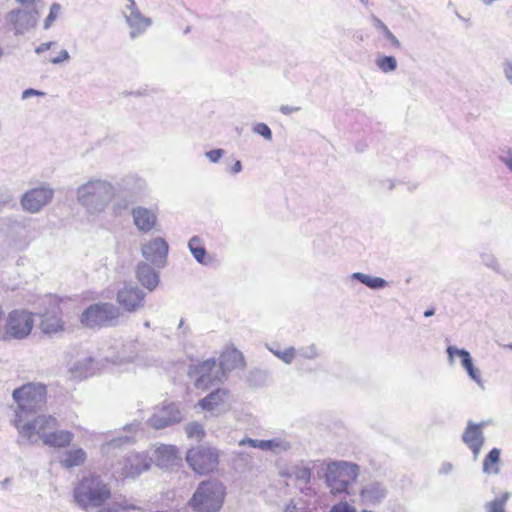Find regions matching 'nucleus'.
Listing matches in <instances>:
<instances>
[{"label": "nucleus", "mask_w": 512, "mask_h": 512, "mask_svg": "<svg viewBox=\"0 0 512 512\" xmlns=\"http://www.w3.org/2000/svg\"><path fill=\"white\" fill-rule=\"evenodd\" d=\"M73 438L74 435L72 432L56 428L52 432H49V435H46L43 444L55 448H64L70 445Z\"/></svg>", "instance_id": "cd10ccee"}, {"label": "nucleus", "mask_w": 512, "mask_h": 512, "mask_svg": "<svg viewBox=\"0 0 512 512\" xmlns=\"http://www.w3.org/2000/svg\"><path fill=\"white\" fill-rule=\"evenodd\" d=\"M96 367L94 365V359L92 357H85L73 363L69 372L76 379H85L92 376L95 373Z\"/></svg>", "instance_id": "bb28decb"}, {"label": "nucleus", "mask_w": 512, "mask_h": 512, "mask_svg": "<svg viewBox=\"0 0 512 512\" xmlns=\"http://www.w3.org/2000/svg\"><path fill=\"white\" fill-rule=\"evenodd\" d=\"M181 419L179 407L175 403H170L157 408L148 422L155 429H163L180 422Z\"/></svg>", "instance_id": "dca6fc26"}, {"label": "nucleus", "mask_w": 512, "mask_h": 512, "mask_svg": "<svg viewBox=\"0 0 512 512\" xmlns=\"http://www.w3.org/2000/svg\"><path fill=\"white\" fill-rule=\"evenodd\" d=\"M284 512H307V510L304 506L299 507L295 503L290 502L284 508Z\"/></svg>", "instance_id": "052dcab7"}, {"label": "nucleus", "mask_w": 512, "mask_h": 512, "mask_svg": "<svg viewBox=\"0 0 512 512\" xmlns=\"http://www.w3.org/2000/svg\"><path fill=\"white\" fill-rule=\"evenodd\" d=\"M121 317L120 308L109 302L91 304L81 314L80 322L87 328L115 327Z\"/></svg>", "instance_id": "423d86ee"}, {"label": "nucleus", "mask_w": 512, "mask_h": 512, "mask_svg": "<svg viewBox=\"0 0 512 512\" xmlns=\"http://www.w3.org/2000/svg\"><path fill=\"white\" fill-rule=\"evenodd\" d=\"M113 200V213L118 216L121 215L123 211L127 210L133 203H135L138 200V197L132 196L128 193H123L118 197L115 196Z\"/></svg>", "instance_id": "e433bc0d"}, {"label": "nucleus", "mask_w": 512, "mask_h": 512, "mask_svg": "<svg viewBox=\"0 0 512 512\" xmlns=\"http://www.w3.org/2000/svg\"><path fill=\"white\" fill-rule=\"evenodd\" d=\"M140 508L133 503L130 500H122L121 502H113L111 504H108L107 506H104L97 511V512H128V511H139Z\"/></svg>", "instance_id": "4c0bfd02"}, {"label": "nucleus", "mask_w": 512, "mask_h": 512, "mask_svg": "<svg viewBox=\"0 0 512 512\" xmlns=\"http://www.w3.org/2000/svg\"><path fill=\"white\" fill-rule=\"evenodd\" d=\"M252 131L260 136H262L265 140H272V131L270 127L265 123H257L253 126Z\"/></svg>", "instance_id": "de8ad7c7"}, {"label": "nucleus", "mask_w": 512, "mask_h": 512, "mask_svg": "<svg viewBox=\"0 0 512 512\" xmlns=\"http://www.w3.org/2000/svg\"><path fill=\"white\" fill-rule=\"evenodd\" d=\"M371 21L375 29L378 30L388 40L392 48L401 49L402 46L400 41L381 19L375 15H372Z\"/></svg>", "instance_id": "473e14b6"}, {"label": "nucleus", "mask_w": 512, "mask_h": 512, "mask_svg": "<svg viewBox=\"0 0 512 512\" xmlns=\"http://www.w3.org/2000/svg\"><path fill=\"white\" fill-rule=\"evenodd\" d=\"M151 466V459L141 453H129L125 456L121 468V476L134 478L147 471Z\"/></svg>", "instance_id": "6ab92c4d"}, {"label": "nucleus", "mask_w": 512, "mask_h": 512, "mask_svg": "<svg viewBox=\"0 0 512 512\" xmlns=\"http://www.w3.org/2000/svg\"><path fill=\"white\" fill-rule=\"evenodd\" d=\"M226 395V390L216 389L201 399L199 404L203 409L213 410L216 406L224 402Z\"/></svg>", "instance_id": "f704fd0d"}, {"label": "nucleus", "mask_w": 512, "mask_h": 512, "mask_svg": "<svg viewBox=\"0 0 512 512\" xmlns=\"http://www.w3.org/2000/svg\"><path fill=\"white\" fill-rule=\"evenodd\" d=\"M150 459L154 460L158 467L168 469L176 465L181 458L175 446L163 444L155 449L153 457Z\"/></svg>", "instance_id": "4be33fe9"}, {"label": "nucleus", "mask_w": 512, "mask_h": 512, "mask_svg": "<svg viewBox=\"0 0 512 512\" xmlns=\"http://www.w3.org/2000/svg\"><path fill=\"white\" fill-rule=\"evenodd\" d=\"M360 467L352 462L332 461L326 465L325 484L333 495L348 493L359 476Z\"/></svg>", "instance_id": "39448f33"}, {"label": "nucleus", "mask_w": 512, "mask_h": 512, "mask_svg": "<svg viewBox=\"0 0 512 512\" xmlns=\"http://www.w3.org/2000/svg\"><path fill=\"white\" fill-rule=\"evenodd\" d=\"M168 243L161 237H156L142 246V256L157 268H163L168 255Z\"/></svg>", "instance_id": "2eb2a0df"}, {"label": "nucleus", "mask_w": 512, "mask_h": 512, "mask_svg": "<svg viewBox=\"0 0 512 512\" xmlns=\"http://www.w3.org/2000/svg\"><path fill=\"white\" fill-rule=\"evenodd\" d=\"M43 95H45V93L42 91H39V90H36L33 88H28L22 92V99L25 100L32 96H43Z\"/></svg>", "instance_id": "6e6d98bb"}, {"label": "nucleus", "mask_w": 512, "mask_h": 512, "mask_svg": "<svg viewBox=\"0 0 512 512\" xmlns=\"http://www.w3.org/2000/svg\"><path fill=\"white\" fill-rule=\"evenodd\" d=\"M376 65L383 73H390L397 69L398 62L394 56L382 55L377 57Z\"/></svg>", "instance_id": "79ce46f5"}, {"label": "nucleus", "mask_w": 512, "mask_h": 512, "mask_svg": "<svg viewBox=\"0 0 512 512\" xmlns=\"http://www.w3.org/2000/svg\"><path fill=\"white\" fill-rule=\"evenodd\" d=\"M485 426V422L474 423L472 420H469L462 434V441L471 450L474 459L478 458L485 442L483 433Z\"/></svg>", "instance_id": "f3484780"}, {"label": "nucleus", "mask_w": 512, "mask_h": 512, "mask_svg": "<svg viewBox=\"0 0 512 512\" xmlns=\"http://www.w3.org/2000/svg\"><path fill=\"white\" fill-rule=\"evenodd\" d=\"M219 366L214 358L207 359L201 363L191 365L189 367L188 375L195 378L194 385L197 389H208L213 385H217L224 380V377L218 375Z\"/></svg>", "instance_id": "9d476101"}, {"label": "nucleus", "mask_w": 512, "mask_h": 512, "mask_svg": "<svg viewBox=\"0 0 512 512\" xmlns=\"http://www.w3.org/2000/svg\"><path fill=\"white\" fill-rule=\"evenodd\" d=\"M448 354L449 363L452 365L454 362V357L458 356L461 359V365L466 370L468 376L471 380H473L478 386L483 388V380L481 378V374L479 369H477L473 364V359L471 354L466 349H460L455 346H448L446 350Z\"/></svg>", "instance_id": "a211bd4d"}, {"label": "nucleus", "mask_w": 512, "mask_h": 512, "mask_svg": "<svg viewBox=\"0 0 512 512\" xmlns=\"http://www.w3.org/2000/svg\"><path fill=\"white\" fill-rule=\"evenodd\" d=\"M119 186L122 193H128L132 196L139 197L146 188V182L136 174H129L121 179Z\"/></svg>", "instance_id": "a878e982"}, {"label": "nucleus", "mask_w": 512, "mask_h": 512, "mask_svg": "<svg viewBox=\"0 0 512 512\" xmlns=\"http://www.w3.org/2000/svg\"><path fill=\"white\" fill-rule=\"evenodd\" d=\"M296 355L303 359L315 360L320 356V351L316 344L302 346L296 350Z\"/></svg>", "instance_id": "37998d69"}, {"label": "nucleus", "mask_w": 512, "mask_h": 512, "mask_svg": "<svg viewBox=\"0 0 512 512\" xmlns=\"http://www.w3.org/2000/svg\"><path fill=\"white\" fill-rule=\"evenodd\" d=\"M41 330L44 334H54L63 329V322L57 315H43L41 323Z\"/></svg>", "instance_id": "72a5a7b5"}, {"label": "nucleus", "mask_w": 512, "mask_h": 512, "mask_svg": "<svg viewBox=\"0 0 512 512\" xmlns=\"http://www.w3.org/2000/svg\"><path fill=\"white\" fill-rule=\"evenodd\" d=\"M452 468H453V466L451 463H449V462L443 463L439 469V473L446 475L452 471Z\"/></svg>", "instance_id": "69168bd1"}, {"label": "nucleus", "mask_w": 512, "mask_h": 512, "mask_svg": "<svg viewBox=\"0 0 512 512\" xmlns=\"http://www.w3.org/2000/svg\"><path fill=\"white\" fill-rule=\"evenodd\" d=\"M481 261L486 267L492 269L495 272H500V265L498 263L497 258L493 254L488 252L482 253Z\"/></svg>", "instance_id": "49530a36"}, {"label": "nucleus", "mask_w": 512, "mask_h": 512, "mask_svg": "<svg viewBox=\"0 0 512 512\" xmlns=\"http://www.w3.org/2000/svg\"><path fill=\"white\" fill-rule=\"evenodd\" d=\"M34 325L33 316L25 310H13L6 318L7 340L24 339L32 331Z\"/></svg>", "instance_id": "f8f14e48"}, {"label": "nucleus", "mask_w": 512, "mask_h": 512, "mask_svg": "<svg viewBox=\"0 0 512 512\" xmlns=\"http://www.w3.org/2000/svg\"><path fill=\"white\" fill-rule=\"evenodd\" d=\"M55 189L48 183H41L39 186L26 191L20 200L24 211L29 213H38L47 206L53 199Z\"/></svg>", "instance_id": "9b49d317"}, {"label": "nucleus", "mask_w": 512, "mask_h": 512, "mask_svg": "<svg viewBox=\"0 0 512 512\" xmlns=\"http://www.w3.org/2000/svg\"><path fill=\"white\" fill-rule=\"evenodd\" d=\"M266 348L273 353L277 358L282 360L285 364H291L296 357V349L292 346L287 347L284 350L279 349V344L269 345L266 344Z\"/></svg>", "instance_id": "ea45409f"}, {"label": "nucleus", "mask_w": 512, "mask_h": 512, "mask_svg": "<svg viewBox=\"0 0 512 512\" xmlns=\"http://www.w3.org/2000/svg\"><path fill=\"white\" fill-rule=\"evenodd\" d=\"M17 3H19L22 7L25 8H33L37 7V4L40 3L42 0H15Z\"/></svg>", "instance_id": "680f3d73"}, {"label": "nucleus", "mask_w": 512, "mask_h": 512, "mask_svg": "<svg viewBox=\"0 0 512 512\" xmlns=\"http://www.w3.org/2000/svg\"><path fill=\"white\" fill-rule=\"evenodd\" d=\"M500 454L499 448H493L483 460V473L487 475H498L500 473Z\"/></svg>", "instance_id": "c756f323"}, {"label": "nucleus", "mask_w": 512, "mask_h": 512, "mask_svg": "<svg viewBox=\"0 0 512 512\" xmlns=\"http://www.w3.org/2000/svg\"><path fill=\"white\" fill-rule=\"evenodd\" d=\"M185 432L188 438L196 440H201L205 434L202 425L197 422H192L186 425Z\"/></svg>", "instance_id": "a18cd8bd"}, {"label": "nucleus", "mask_w": 512, "mask_h": 512, "mask_svg": "<svg viewBox=\"0 0 512 512\" xmlns=\"http://www.w3.org/2000/svg\"><path fill=\"white\" fill-rule=\"evenodd\" d=\"M300 107L298 106H289V105H281L279 111L284 115H291L292 113L298 112Z\"/></svg>", "instance_id": "13d9d810"}, {"label": "nucleus", "mask_w": 512, "mask_h": 512, "mask_svg": "<svg viewBox=\"0 0 512 512\" xmlns=\"http://www.w3.org/2000/svg\"><path fill=\"white\" fill-rule=\"evenodd\" d=\"M382 185H383L385 188H387L388 190H392V189H394V187H395V183H394V181H393V180H391V179H387V180L383 181V182H382Z\"/></svg>", "instance_id": "774afa93"}, {"label": "nucleus", "mask_w": 512, "mask_h": 512, "mask_svg": "<svg viewBox=\"0 0 512 512\" xmlns=\"http://www.w3.org/2000/svg\"><path fill=\"white\" fill-rule=\"evenodd\" d=\"M40 12L37 7L12 9L5 15V23L14 35H24L36 27Z\"/></svg>", "instance_id": "6e6552de"}, {"label": "nucleus", "mask_w": 512, "mask_h": 512, "mask_svg": "<svg viewBox=\"0 0 512 512\" xmlns=\"http://www.w3.org/2000/svg\"><path fill=\"white\" fill-rule=\"evenodd\" d=\"M61 10V6L58 3H53L50 7V12L48 16L46 17L44 21V29H48L52 23L56 20L58 17V14Z\"/></svg>", "instance_id": "09e8293b"}, {"label": "nucleus", "mask_w": 512, "mask_h": 512, "mask_svg": "<svg viewBox=\"0 0 512 512\" xmlns=\"http://www.w3.org/2000/svg\"><path fill=\"white\" fill-rule=\"evenodd\" d=\"M77 203L90 215L103 213L116 196L114 184L106 179L91 178L77 187Z\"/></svg>", "instance_id": "f257e3e1"}, {"label": "nucleus", "mask_w": 512, "mask_h": 512, "mask_svg": "<svg viewBox=\"0 0 512 512\" xmlns=\"http://www.w3.org/2000/svg\"><path fill=\"white\" fill-rule=\"evenodd\" d=\"M123 16L130 28L129 37L131 39L141 36L152 25V19L141 13L135 0H126Z\"/></svg>", "instance_id": "ddd939ff"}, {"label": "nucleus", "mask_w": 512, "mask_h": 512, "mask_svg": "<svg viewBox=\"0 0 512 512\" xmlns=\"http://www.w3.org/2000/svg\"><path fill=\"white\" fill-rule=\"evenodd\" d=\"M351 278L353 280L359 281L360 283L373 290H381L388 285V282L384 278L371 276L362 272L353 273Z\"/></svg>", "instance_id": "7c9ffc66"}, {"label": "nucleus", "mask_w": 512, "mask_h": 512, "mask_svg": "<svg viewBox=\"0 0 512 512\" xmlns=\"http://www.w3.org/2000/svg\"><path fill=\"white\" fill-rule=\"evenodd\" d=\"M87 455L82 448L67 450L63 453L60 463L63 467L70 469L82 465Z\"/></svg>", "instance_id": "c85d7f7f"}, {"label": "nucleus", "mask_w": 512, "mask_h": 512, "mask_svg": "<svg viewBox=\"0 0 512 512\" xmlns=\"http://www.w3.org/2000/svg\"><path fill=\"white\" fill-rule=\"evenodd\" d=\"M226 495L225 486L218 480L202 481L188 504L195 512H218Z\"/></svg>", "instance_id": "20e7f679"}, {"label": "nucleus", "mask_w": 512, "mask_h": 512, "mask_svg": "<svg viewBox=\"0 0 512 512\" xmlns=\"http://www.w3.org/2000/svg\"><path fill=\"white\" fill-rule=\"evenodd\" d=\"M258 443H259L258 439H251V438H244L239 441L240 446L248 444L250 447H253V448H258Z\"/></svg>", "instance_id": "0e129e2a"}, {"label": "nucleus", "mask_w": 512, "mask_h": 512, "mask_svg": "<svg viewBox=\"0 0 512 512\" xmlns=\"http://www.w3.org/2000/svg\"><path fill=\"white\" fill-rule=\"evenodd\" d=\"M502 70L506 81L512 86V61L503 62Z\"/></svg>", "instance_id": "603ef678"}, {"label": "nucleus", "mask_w": 512, "mask_h": 512, "mask_svg": "<svg viewBox=\"0 0 512 512\" xmlns=\"http://www.w3.org/2000/svg\"><path fill=\"white\" fill-rule=\"evenodd\" d=\"M329 512H357L356 508L352 505H350L346 501H340L336 504H334Z\"/></svg>", "instance_id": "8fccbe9b"}, {"label": "nucleus", "mask_w": 512, "mask_h": 512, "mask_svg": "<svg viewBox=\"0 0 512 512\" xmlns=\"http://www.w3.org/2000/svg\"><path fill=\"white\" fill-rule=\"evenodd\" d=\"M500 160L509 168L510 171H512V150L504 152L500 156Z\"/></svg>", "instance_id": "5fc2aeb1"}, {"label": "nucleus", "mask_w": 512, "mask_h": 512, "mask_svg": "<svg viewBox=\"0 0 512 512\" xmlns=\"http://www.w3.org/2000/svg\"><path fill=\"white\" fill-rule=\"evenodd\" d=\"M178 330L181 331L183 336H186L189 332V328L184 325V319H181L178 325Z\"/></svg>", "instance_id": "338daca9"}, {"label": "nucleus", "mask_w": 512, "mask_h": 512, "mask_svg": "<svg viewBox=\"0 0 512 512\" xmlns=\"http://www.w3.org/2000/svg\"><path fill=\"white\" fill-rule=\"evenodd\" d=\"M188 248L198 263L202 265L207 264V251L200 237L193 236L188 242Z\"/></svg>", "instance_id": "2f4dec72"}, {"label": "nucleus", "mask_w": 512, "mask_h": 512, "mask_svg": "<svg viewBox=\"0 0 512 512\" xmlns=\"http://www.w3.org/2000/svg\"><path fill=\"white\" fill-rule=\"evenodd\" d=\"M124 431L129 432L130 435H123L116 438L111 439L102 445V451L104 453H109L112 449L117 447H121L122 445L132 443L134 441V434L139 429V423L133 422L131 424H127L124 426Z\"/></svg>", "instance_id": "393cba45"}, {"label": "nucleus", "mask_w": 512, "mask_h": 512, "mask_svg": "<svg viewBox=\"0 0 512 512\" xmlns=\"http://www.w3.org/2000/svg\"><path fill=\"white\" fill-rule=\"evenodd\" d=\"M225 153L224 149L216 148L205 152V156L211 163H218Z\"/></svg>", "instance_id": "3c124183"}, {"label": "nucleus", "mask_w": 512, "mask_h": 512, "mask_svg": "<svg viewBox=\"0 0 512 512\" xmlns=\"http://www.w3.org/2000/svg\"><path fill=\"white\" fill-rule=\"evenodd\" d=\"M290 448V443L281 439L274 438L269 440H259L258 449L263 451H272L274 453H280Z\"/></svg>", "instance_id": "c9c22d12"}, {"label": "nucleus", "mask_w": 512, "mask_h": 512, "mask_svg": "<svg viewBox=\"0 0 512 512\" xmlns=\"http://www.w3.org/2000/svg\"><path fill=\"white\" fill-rule=\"evenodd\" d=\"M46 387L42 384L27 383L13 391L12 397L17 404L13 424H22L38 415L46 404Z\"/></svg>", "instance_id": "7ed1b4c3"}, {"label": "nucleus", "mask_w": 512, "mask_h": 512, "mask_svg": "<svg viewBox=\"0 0 512 512\" xmlns=\"http://www.w3.org/2000/svg\"><path fill=\"white\" fill-rule=\"evenodd\" d=\"M243 170V166L240 160H235L234 163L227 167V172H229L232 175H236L240 173Z\"/></svg>", "instance_id": "4d7b16f0"}, {"label": "nucleus", "mask_w": 512, "mask_h": 512, "mask_svg": "<svg viewBox=\"0 0 512 512\" xmlns=\"http://www.w3.org/2000/svg\"><path fill=\"white\" fill-rule=\"evenodd\" d=\"M387 495V489L383 483L378 481L370 482L363 486L360 491L361 500L367 504H378Z\"/></svg>", "instance_id": "5701e85b"}, {"label": "nucleus", "mask_w": 512, "mask_h": 512, "mask_svg": "<svg viewBox=\"0 0 512 512\" xmlns=\"http://www.w3.org/2000/svg\"><path fill=\"white\" fill-rule=\"evenodd\" d=\"M133 224L142 233H149L157 225L158 216L155 210L137 206L131 212Z\"/></svg>", "instance_id": "aec40b11"}, {"label": "nucleus", "mask_w": 512, "mask_h": 512, "mask_svg": "<svg viewBox=\"0 0 512 512\" xmlns=\"http://www.w3.org/2000/svg\"><path fill=\"white\" fill-rule=\"evenodd\" d=\"M119 305L127 312H136L144 306L145 293L135 285H124L116 295Z\"/></svg>", "instance_id": "4468645a"}, {"label": "nucleus", "mask_w": 512, "mask_h": 512, "mask_svg": "<svg viewBox=\"0 0 512 512\" xmlns=\"http://www.w3.org/2000/svg\"><path fill=\"white\" fill-rule=\"evenodd\" d=\"M511 497L510 492H504L496 496L493 500L485 503L486 512H507L506 504Z\"/></svg>", "instance_id": "a19ab883"}, {"label": "nucleus", "mask_w": 512, "mask_h": 512, "mask_svg": "<svg viewBox=\"0 0 512 512\" xmlns=\"http://www.w3.org/2000/svg\"><path fill=\"white\" fill-rule=\"evenodd\" d=\"M136 277L141 285L149 291L155 290L159 284L158 272L146 262H140L137 265Z\"/></svg>", "instance_id": "b1692460"}, {"label": "nucleus", "mask_w": 512, "mask_h": 512, "mask_svg": "<svg viewBox=\"0 0 512 512\" xmlns=\"http://www.w3.org/2000/svg\"><path fill=\"white\" fill-rule=\"evenodd\" d=\"M7 340L6 324L3 325V310L0 306V341Z\"/></svg>", "instance_id": "bf43d9fd"}, {"label": "nucleus", "mask_w": 512, "mask_h": 512, "mask_svg": "<svg viewBox=\"0 0 512 512\" xmlns=\"http://www.w3.org/2000/svg\"><path fill=\"white\" fill-rule=\"evenodd\" d=\"M70 59V54L67 50L63 49L60 51L59 55L57 57H54L50 59V62L53 64H60L64 61H67Z\"/></svg>", "instance_id": "864d4df0"}, {"label": "nucleus", "mask_w": 512, "mask_h": 512, "mask_svg": "<svg viewBox=\"0 0 512 512\" xmlns=\"http://www.w3.org/2000/svg\"><path fill=\"white\" fill-rule=\"evenodd\" d=\"M292 475L297 481L308 484L311 480V469L307 466L297 465L293 468Z\"/></svg>", "instance_id": "c03bdc74"}, {"label": "nucleus", "mask_w": 512, "mask_h": 512, "mask_svg": "<svg viewBox=\"0 0 512 512\" xmlns=\"http://www.w3.org/2000/svg\"><path fill=\"white\" fill-rule=\"evenodd\" d=\"M244 365L245 361L243 354L236 348H227L220 355L218 364L220 370L218 371V375L215 377H224L225 379L229 372L238 367H243Z\"/></svg>", "instance_id": "412c9836"}, {"label": "nucleus", "mask_w": 512, "mask_h": 512, "mask_svg": "<svg viewBox=\"0 0 512 512\" xmlns=\"http://www.w3.org/2000/svg\"><path fill=\"white\" fill-rule=\"evenodd\" d=\"M59 427L58 420L52 415L38 414L28 421L17 424V431L19 435L30 444H35L38 439L42 442L45 440L46 435Z\"/></svg>", "instance_id": "0eeeda50"}, {"label": "nucleus", "mask_w": 512, "mask_h": 512, "mask_svg": "<svg viewBox=\"0 0 512 512\" xmlns=\"http://www.w3.org/2000/svg\"><path fill=\"white\" fill-rule=\"evenodd\" d=\"M54 44H55V42H52V41L42 43V44H40L39 46L36 47L35 52L37 54H41V53L49 50Z\"/></svg>", "instance_id": "e2e57ef3"}, {"label": "nucleus", "mask_w": 512, "mask_h": 512, "mask_svg": "<svg viewBox=\"0 0 512 512\" xmlns=\"http://www.w3.org/2000/svg\"><path fill=\"white\" fill-rule=\"evenodd\" d=\"M74 501L86 511L100 508L111 498V487L97 474L83 476L73 489Z\"/></svg>", "instance_id": "f03ea898"}, {"label": "nucleus", "mask_w": 512, "mask_h": 512, "mask_svg": "<svg viewBox=\"0 0 512 512\" xmlns=\"http://www.w3.org/2000/svg\"><path fill=\"white\" fill-rule=\"evenodd\" d=\"M269 373L259 368L252 369L247 375V383L252 388H260L267 384Z\"/></svg>", "instance_id": "58836bf2"}, {"label": "nucleus", "mask_w": 512, "mask_h": 512, "mask_svg": "<svg viewBox=\"0 0 512 512\" xmlns=\"http://www.w3.org/2000/svg\"><path fill=\"white\" fill-rule=\"evenodd\" d=\"M186 461L193 471L203 475L217 468L219 455L214 448L198 446L187 451Z\"/></svg>", "instance_id": "1a4fd4ad"}]
</instances>
